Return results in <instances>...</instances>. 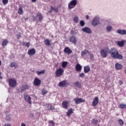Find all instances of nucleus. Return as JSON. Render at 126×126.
Returning <instances> with one entry per match:
<instances>
[{
    "mask_svg": "<svg viewBox=\"0 0 126 126\" xmlns=\"http://www.w3.org/2000/svg\"><path fill=\"white\" fill-rule=\"evenodd\" d=\"M123 67V65L122 64H120L118 63H116L115 64V68L117 70H120V69H122V68Z\"/></svg>",
    "mask_w": 126,
    "mask_h": 126,
    "instance_id": "18",
    "label": "nucleus"
},
{
    "mask_svg": "<svg viewBox=\"0 0 126 126\" xmlns=\"http://www.w3.org/2000/svg\"><path fill=\"white\" fill-rule=\"evenodd\" d=\"M73 57H74V58H77V55H76V54H74L73 55Z\"/></svg>",
    "mask_w": 126,
    "mask_h": 126,
    "instance_id": "51",
    "label": "nucleus"
},
{
    "mask_svg": "<svg viewBox=\"0 0 126 126\" xmlns=\"http://www.w3.org/2000/svg\"><path fill=\"white\" fill-rule=\"evenodd\" d=\"M2 1L3 4H7L8 2V0H2Z\"/></svg>",
    "mask_w": 126,
    "mask_h": 126,
    "instance_id": "46",
    "label": "nucleus"
},
{
    "mask_svg": "<svg viewBox=\"0 0 126 126\" xmlns=\"http://www.w3.org/2000/svg\"><path fill=\"white\" fill-rule=\"evenodd\" d=\"M74 85H75V86L78 88H81V83L78 81H77L76 83H74Z\"/></svg>",
    "mask_w": 126,
    "mask_h": 126,
    "instance_id": "25",
    "label": "nucleus"
},
{
    "mask_svg": "<svg viewBox=\"0 0 126 126\" xmlns=\"http://www.w3.org/2000/svg\"><path fill=\"white\" fill-rule=\"evenodd\" d=\"M59 86L60 87H66L68 86V83L67 81L63 80L59 83Z\"/></svg>",
    "mask_w": 126,
    "mask_h": 126,
    "instance_id": "8",
    "label": "nucleus"
},
{
    "mask_svg": "<svg viewBox=\"0 0 126 126\" xmlns=\"http://www.w3.org/2000/svg\"><path fill=\"white\" fill-rule=\"evenodd\" d=\"M118 45L119 46V47H124L125 45V41L123 40L121 41H118Z\"/></svg>",
    "mask_w": 126,
    "mask_h": 126,
    "instance_id": "27",
    "label": "nucleus"
},
{
    "mask_svg": "<svg viewBox=\"0 0 126 126\" xmlns=\"http://www.w3.org/2000/svg\"><path fill=\"white\" fill-rule=\"evenodd\" d=\"M29 85H28V84L24 85L21 87L20 89H19V92H23V91H25L26 90H27V89H29Z\"/></svg>",
    "mask_w": 126,
    "mask_h": 126,
    "instance_id": "9",
    "label": "nucleus"
},
{
    "mask_svg": "<svg viewBox=\"0 0 126 126\" xmlns=\"http://www.w3.org/2000/svg\"><path fill=\"white\" fill-rule=\"evenodd\" d=\"M50 41H51V40H49L48 39H46L45 40H44V44L46 45V46H50Z\"/></svg>",
    "mask_w": 126,
    "mask_h": 126,
    "instance_id": "31",
    "label": "nucleus"
},
{
    "mask_svg": "<svg viewBox=\"0 0 126 126\" xmlns=\"http://www.w3.org/2000/svg\"><path fill=\"white\" fill-rule=\"evenodd\" d=\"M63 74V68H60L56 70V76L60 77Z\"/></svg>",
    "mask_w": 126,
    "mask_h": 126,
    "instance_id": "5",
    "label": "nucleus"
},
{
    "mask_svg": "<svg viewBox=\"0 0 126 126\" xmlns=\"http://www.w3.org/2000/svg\"><path fill=\"white\" fill-rule=\"evenodd\" d=\"M10 66L11 67H15V63H12L10 64Z\"/></svg>",
    "mask_w": 126,
    "mask_h": 126,
    "instance_id": "47",
    "label": "nucleus"
},
{
    "mask_svg": "<svg viewBox=\"0 0 126 126\" xmlns=\"http://www.w3.org/2000/svg\"><path fill=\"white\" fill-rule=\"evenodd\" d=\"M108 53L110 54L111 58L112 59H114L115 60H123L124 58L123 55H120L119 51H118V50H117L116 48H111L109 50Z\"/></svg>",
    "mask_w": 126,
    "mask_h": 126,
    "instance_id": "1",
    "label": "nucleus"
},
{
    "mask_svg": "<svg viewBox=\"0 0 126 126\" xmlns=\"http://www.w3.org/2000/svg\"><path fill=\"white\" fill-rule=\"evenodd\" d=\"M118 122L119 124L120 125V126H123V125H124V121H123V120L119 119L118 120Z\"/></svg>",
    "mask_w": 126,
    "mask_h": 126,
    "instance_id": "40",
    "label": "nucleus"
},
{
    "mask_svg": "<svg viewBox=\"0 0 126 126\" xmlns=\"http://www.w3.org/2000/svg\"><path fill=\"white\" fill-rule=\"evenodd\" d=\"M86 17L87 19H89V16L88 15H86Z\"/></svg>",
    "mask_w": 126,
    "mask_h": 126,
    "instance_id": "53",
    "label": "nucleus"
},
{
    "mask_svg": "<svg viewBox=\"0 0 126 126\" xmlns=\"http://www.w3.org/2000/svg\"><path fill=\"white\" fill-rule=\"evenodd\" d=\"M92 123H93L94 124H97V123H98V120L95 119H93L92 120Z\"/></svg>",
    "mask_w": 126,
    "mask_h": 126,
    "instance_id": "44",
    "label": "nucleus"
},
{
    "mask_svg": "<svg viewBox=\"0 0 126 126\" xmlns=\"http://www.w3.org/2000/svg\"><path fill=\"white\" fill-rule=\"evenodd\" d=\"M68 102V101H63L62 103L63 107L64 109H67V104Z\"/></svg>",
    "mask_w": 126,
    "mask_h": 126,
    "instance_id": "26",
    "label": "nucleus"
},
{
    "mask_svg": "<svg viewBox=\"0 0 126 126\" xmlns=\"http://www.w3.org/2000/svg\"><path fill=\"white\" fill-rule=\"evenodd\" d=\"M17 37H18V39H19V38H20V37H21V34L20 33H19V34L17 35Z\"/></svg>",
    "mask_w": 126,
    "mask_h": 126,
    "instance_id": "49",
    "label": "nucleus"
},
{
    "mask_svg": "<svg viewBox=\"0 0 126 126\" xmlns=\"http://www.w3.org/2000/svg\"><path fill=\"white\" fill-rule=\"evenodd\" d=\"M119 108H120V109H126V104L121 103L119 105Z\"/></svg>",
    "mask_w": 126,
    "mask_h": 126,
    "instance_id": "34",
    "label": "nucleus"
},
{
    "mask_svg": "<svg viewBox=\"0 0 126 126\" xmlns=\"http://www.w3.org/2000/svg\"><path fill=\"white\" fill-rule=\"evenodd\" d=\"M36 1H37V0H32V2H36Z\"/></svg>",
    "mask_w": 126,
    "mask_h": 126,
    "instance_id": "55",
    "label": "nucleus"
},
{
    "mask_svg": "<svg viewBox=\"0 0 126 126\" xmlns=\"http://www.w3.org/2000/svg\"><path fill=\"white\" fill-rule=\"evenodd\" d=\"M78 76L79 77H84V76H85V74H84V73H82L79 74Z\"/></svg>",
    "mask_w": 126,
    "mask_h": 126,
    "instance_id": "45",
    "label": "nucleus"
},
{
    "mask_svg": "<svg viewBox=\"0 0 126 126\" xmlns=\"http://www.w3.org/2000/svg\"><path fill=\"white\" fill-rule=\"evenodd\" d=\"M22 46H25L26 47H27V48H29L30 46V42H23L22 44Z\"/></svg>",
    "mask_w": 126,
    "mask_h": 126,
    "instance_id": "30",
    "label": "nucleus"
},
{
    "mask_svg": "<svg viewBox=\"0 0 126 126\" xmlns=\"http://www.w3.org/2000/svg\"><path fill=\"white\" fill-rule=\"evenodd\" d=\"M0 65H1V62L0 61Z\"/></svg>",
    "mask_w": 126,
    "mask_h": 126,
    "instance_id": "59",
    "label": "nucleus"
},
{
    "mask_svg": "<svg viewBox=\"0 0 126 126\" xmlns=\"http://www.w3.org/2000/svg\"><path fill=\"white\" fill-rule=\"evenodd\" d=\"M113 29V27H112V26H107L106 27V30L107 31V32H111V31Z\"/></svg>",
    "mask_w": 126,
    "mask_h": 126,
    "instance_id": "36",
    "label": "nucleus"
},
{
    "mask_svg": "<svg viewBox=\"0 0 126 126\" xmlns=\"http://www.w3.org/2000/svg\"><path fill=\"white\" fill-rule=\"evenodd\" d=\"M117 32L118 34H120V35H125L126 34V31L125 30L122 31L121 30L119 29L117 31Z\"/></svg>",
    "mask_w": 126,
    "mask_h": 126,
    "instance_id": "19",
    "label": "nucleus"
},
{
    "mask_svg": "<svg viewBox=\"0 0 126 126\" xmlns=\"http://www.w3.org/2000/svg\"><path fill=\"white\" fill-rule=\"evenodd\" d=\"M82 68V66H81L80 64H77L76 65V69L77 71H80L81 69Z\"/></svg>",
    "mask_w": 126,
    "mask_h": 126,
    "instance_id": "24",
    "label": "nucleus"
},
{
    "mask_svg": "<svg viewBox=\"0 0 126 126\" xmlns=\"http://www.w3.org/2000/svg\"><path fill=\"white\" fill-rule=\"evenodd\" d=\"M25 20H27V19H28V18H25Z\"/></svg>",
    "mask_w": 126,
    "mask_h": 126,
    "instance_id": "60",
    "label": "nucleus"
},
{
    "mask_svg": "<svg viewBox=\"0 0 126 126\" xmlns=\"http://www.w3.org/2000/svg\"><path fill=\"white\" fill-rule=\"evenodd\" d=\"M4 126H11V125L10 124H6Z\"/></svg>",
    "mask_w": 126,
    "mask_h": 126,
    "instance_id": "54",
    "label": "nucleus"
},
{
    "mask_svg": "<svg viewBox=\"0 0 126 126\" xmlns=\"http://www.w3.org/2000/svg\"><path fill=\"white\" fill-rule=\"evenodd\" d=\"M89 55L90 56L91 61H94V55L91 54V52H90V54H89Z\"/></svg>",
    "mask_w": 126,
    "mask_h": 126,
    "instance_id": "41",
    "label": "nucleus"
},
{
    "mask_svg": "<svg viewBox=\"0 0 126 126\" xmlns=\"http://www.w3.org/2000/svg\"><path fill=\"white\" fill-rule=\"evenodd\" d=\"M64 52L67 55H70V54L72 53V50L69 47H65L64 49Z\"/></svg>",
    "mask_w": 126,
    "mask_h": 126,
    "instance_id": "16",
    "label": "nucleus"
},
{
    "mask_svg": "<svg viewBox=\"0 0 126 126\" xmlns=\"http://www.w3.org/2000/svg\"><path fill=\"white\" fill-rule=\"evenodd\" d=\"M99 20H100V18L99 17H95L94 20L92 22V25L94 27H96L99 23Z\"/></svg>",
    "mask_w": 126,
    "mask_h": 126,
    "instance_id": "4",
    "label": "nucleus"
},
{
    "mask_svg": "<svg viewBox=\"0 0 126 126\" xmlns=\"http://www.w3.org/2000/svg\"><path fill=\"white\" fill-rule=\"evenodd\" d=\"M67 63H68V62H63L62 63V67L63 68H65L66 67V66L67 65Z\"/></svg>",
    "mask_w": 126,
    "mask_h": 126,
    "instance_id": "33",
    "label": "nucleus"
},
{
    "mask_svg": "<svg viewBox=\"0 0 126 126\" xmlns=\"http://www.w3.org/2000/svg\"><path fill=\"white\" fill-rule=\"evenodd\" d=\"M49 12L50 13H52V12H53V10H52V9L51 8V10H49Z\"/></svg>",
    "mask_w": 126,
    "mask_h": 126,
    "instance_id": "52",
    "label": "nucleus"
},
{
    "mask_svg": "<svg viewBox=\"0 0 126 126\" xmlns=\"http://www.w3.org/2000/svg\"><path fill=\"white\" fill-rule=\"evenodd\" d=\"M49 123V124H51V126H55V123L53 121H50Z\"/></svg>",
    "mask_w": 126,
    "mask_h": 126,
    "instance_id": "48",
    "label": "nucleus"
},
{
    "mask_svg": "<svg viewBox=\"0 0 126 126\" xmlns=\"http://www.w3.org/2000/svg\"><path fill=\"white\" fill-rule=\"evenodd\" d=\"M42 95H46L48 93V91L46 89L44 88L42 90Z\"/></svg>",
    "mask_w": 126,
    "mask_h": 126,
    "instance_id": "35",
    "label": "nucleus"
},
{
    "mask_svg": "<svg viewBox=\"0 0 126 126\" xmlns=\"http://www.w3.org/2000/svg\"><path fill=\"white\" fill-rule=\"evenodd\" d=\"M45 70H42L41 71H36V73L37 74V75H41V74H44L45 72Z\"/></svg>",
    "mask_w": 126,
    "mask_h": 126,
    "instance_id": "29",
    "label": "nucleus"
},
{
    "mask_svg": "<svg viewBox=\"0 0 126 126\" xmlns=\"http://www.w3.org/2000/svg\"><path fill=\"white\" fill-rule=\"evenodd\" d=\"M31 116H32V117H33V115H31Z\"/></svg>",
    "mask_w": 126,
    "mask_h": 126,
    "instance_id": "62",
    "label": "nucleus"
},
{
    "mask_svg": "<svg viewBox=\"0 0 126 126\" xmlns=\"http://www.w3.org/2000/svg\"><path fill=\"white\" fill-rule=\"evenodd\" d=\"M73 114V111L72 110V108H70L67 112V116L68 117H70V115Z\"/></svg>",
    "mask_w": 126,
    "mask_h": 126,
    "instance_id": "22",
    "label": "nucleus"
},
{
    "mask_svg": "<svg viewBox=\"0 0 126 126\" xmlns=\"http://www.w3.org/2000/svg\"><path fill=\"white\" fill-rule=\"evenodd\" d=\"M124 72H125V73H126V68L124 70Z\"/></svg>",
    "mask_w": 126,
    "mask_h": 126,
    "instance_id": "57",
    "label": "nucleus"
},
{
    "mask_svg": "<svg viewBox=\"0 0 126 126\" xmlns=\"http://www.w3.org/2000/svg\"><path fill=\"white\" fill-rule=\"evenodd\" d=\"M5 119L6 120H7V121H10V120H11V115H6Z\"/></svg>",
    "mask_w": 126,
    "mask_h": 126,
    "instance_id": "42",
    "label": "nucleus"
},
{
    "mask_svg": "<svg viewBox=\"0 0 126 126\" xmlns=\"http://www.w3.org/2000/svg\"><path fill=\"white\" fill-rule=\"evenodd\" d=\"M119 83H120V85H123L124 83H123V82L122 81H119Z\"/></svg>",
    "mask_w": 126,
    "mask_h": 126,
    "instance_id": "50",
    "label": "nucleus"
},
{
    "mask_svg": "<svg viewBox=\"0 0 126 126\" xmlns=\"http://www.w3.org/2000/svg\"><path fill=\"white\" fill-rule=\"evenodd\" d=\"M33 84L35 86H40L41 85V80L38 78H35L33 81Z\"/></svg>",
    "mask_w": 126,
    "mask_h": 126,
    "instance_id": "12",
    "label": "nucleus"
},
{
    "mask_svg": "<svg viewBox=\"0 0 126 126\" xmlns=\"http://www.w3.org/2000/svg\"><path fill=\"white\" fill-rule=\"evenodd\" d=\"M99 103V98L98 97H95L92 102V106H97Z\"/></svg>",
    "mask_w": 126,
    "mask_h": 126,
    "instance_id": "15",
    "label": "nucleus"
},
{
    "mask_svg": "<svg viewBox=\"0 0 126 126\" xmlns=\"http://www.w3.org/2000/svg\"><path fill=\"white\" fill-rule=\"evenodd\" d=\"M80 26H81L82 27H83V26H84L85 25V23L84 22V21L81 20V21L80 22Z\"/></svg>",
    "mask_w": 126,
    "mask_h": 126,
    "instance_id": "43",
    "label": "nucleus"
},
{
    "mask_svg": "<svg viewBox=\"0 0 126 126\" xmlns=\"http://www.w3.org/2000/svg\"><path fill=\"white\" fill-rule=\"evenodd\" d=\"M82 31H83V32L87 33V34H91V33H92V31H91L90 28L87 27L82 29Z\"/></svg>",
    "mask_w": 126,
    "mask_h": 126,
    "instance_id": "13",
    "label": "nucleus"
},
{
    "mask_svg": "<svg viewBox=\"0 0 126 126\" xmlns=\"http://www.w3.org/2000/svg\"><path fill=\"white\" fill-rule=\"evenodd\" d=\"M36 54V50H35V49L32 48L28 51V54L29 55V56H33V55H35Z\"/></svg>",
    "mask_w": 126,
    "mask_h": 126,
    "instance_id": "17",
    "label": "nucleus"
},
{
    "mask_svg": "<svg viewBox=\"0 0 126 126\" xmlns=\"http://www.w3.org/2000/svg\"><path fill=\"white\" fill-rule=\"evenodd\" d=\"M45 108L47 110H48V111H53V110H55V107L51 103L46 104Z\"/></svg>",
    "mask_w": 126,
    "mask_h": 126,
    "instance_id": "11",
    "label": "nucleus"
},
{
    "mask_svg": "<svg viewBox=\"0 0 126 126\" xmlns=\"http://www.w3.org/2000/svg\"><path fill=\"white\" fill-rule=\"evenodd\" d=\"M74 101L76 105H78L80 103H84L85 100L82 99V98H76L74 99Z\"/></svg>",
    "mask_w": 126,
    "mask_h": 126,
    "instance_id": "10",
    "label": "nucleus"
},
{
    "mask_svg": "<svg viewBox=\"0 0 126 126\" xmlns=\"http://www.w3.org/2000/svg\"><path fill=\"white\" fill-rule=\"evenodd\" d=\"M76 4H77V1L76 0H73L68 3V8L71 9V8H73Z\"/></svg>",
    "mask_w": 126,
    "mask_h": 126,
    "instance_id": "6",
    "label": "nucleus"
},
{
    "mask_svg": "<svg viewBox=\"0 0 126 126\" xmlns=\"http://www.w3.org/2000/svg\"><path fill=\"white\" fill-rule=\"evenodd\" d=\"M1 74V73L0 72V78H1V77L0 76Z\"/></svg>",
    "mask_w": 126,
    "mask_h": 126,
    "instance_id": "58",
    "label": "nucleus"
},
{
    "mask_svg": "<svg viewBox=\"0 0 126 126\" xmlns=\"http://www.w3.org/2000/svg\"><path fill=\"white\" fill-rule=\"evenodd\" d=\"M37 17L38 18L39 22H41L42 19H43V16H42V14H41L40 13H37Z\"/></svg>",
    "mask_w": 126,
    "mask_h": 126,
    "instance_id": "28",
    "label": "nucleus"
},
{
    "mask_svg": "<svg viewBox=\"0 0 126 126\" xmlns=\"http://www.w3.org/2000/svg\"><path fill=\"white\" fill-rule=\"evenodd\" d=\"M8 83L9 86L13 88L15 87V86H16V85L17 84V82L16 81V80L10 78L8 79Z\"/></svg>",
    "mask_w": 126,
    "mask_h": 126,
    "instance_id": "3",
    "label": "nucleus"
},
{
    "mask_svg": "<svg viewBox=\"0 0 126 126\" xmlns=\"http://www.w3.org/2000/svg\"><path fill=\"white\" fill-rule=\"evenodd\" d=\"M69 41L72 44H74V45H76V43H77V39L75 36L73 35L72 36H70L69 38Z\"/></svg>",
    "mask_w": 126,
    "mask_h": 126,
    "instance_id": "7",
    "label": "nucleus"
},
{
    "mask_svg": "<svg viewBox=\"0 0 126 126\" xmlns=\"http://www.w3.org/2000/svg\"><path fill=\"white\" fill-rule=\"evenodd\" d=\"M84 71L85 73H88L90 71V67L89 66H85L84 67Z\"/></svg>",
    "mask_w": 126,
    "mask_h": 126,
    "instance_id": "20",
    "label": "nucleus"
},
{
    "mask_svg": "<svg viewBox=\"0 0 126 126\" xmlns=\"http://www.w3.org/2000/svg\"><path fill=\"white\" fill-rule=\"evenodd\" d=\"M52 38L54 37L53 35L52 36Z\"/></svg>",
    "mask_w": 126,
    "mask_h": 126,
    "instance_id": "61",
    "label": "nucleus"
},
{
    "mask_svg": "<svg viewBox=\"0 0 126 126\" xmlns=\"http://www.w3.org/2000/svg\"><path fill=\"white\" fill-rule=\"evenodd\" d=\"M9 42L7 39H4L2 41V47H5L7 46V44H8Z\"/></svg>",
    "mask_w": 126,
    "mask_h": 126,
    "instance_id": "23",
    "label": "nucleus"
},
{
    "mask_svg": "<svg viewBox=\"0 0 126 126\" xmlns=\"http://www.w3.org/2000/svg\"><path fill=\"white\" fill-rule=\"evenodd\" d=\"M77 33L75 32V29H72V30L71 31V35H76Z\"/></svg>",
    "mask_w": 126,
    "mask_h": 126,
    "instance_id": "37",
    "label": "nucleus"
},
{
    "mask_svg": "<svg viewBox=\"0 0 126 126\" xmlns=\"http://www.w3.org/2000/svg\"><path fill=\"white\" fill-rule=\"evenodd\" d=\"M73 21H74L75 23H78V21H79L78 17H75L73 18Z\"/></svg>",
    "mask_w": 126,
    "mask_h": 126,
    "instance_id": "38",
    "label": "nucleus"
},
{
    "mask_svg": "<svg viewBox=\"0 0 126 126\" xmlns=\"http://www.w3.org/2000/svg\"><path fill=\"white\" fill-rule=\"evenodd\" d=\"M33 20H37V19H36V17H33Z\"/></svg>",
    "mask_w": 126,
    "mask_h": 126,
    "instance_id": "56",
    "label": "nucleus"
},
{
    "mask_svg": "<svg viewBox=\"0 0 126 126\" xmlns=\"http://www.w3.org/2000/svg\"><path fill=\"white\" fill-rule=\"evenodd\" d=\"M51 8L52 10H54L55 12L57 13L58 11H59V9H58V8H54L53 6H51Z\"/></svg>",
    "mask_w": 126,
    "mask_h": 126,
    "instance_id": "39",
    "label": "nucleus"
},
{
    "mask_svg": "<svg viewBox=\"0 0 126 126\" xmlns=\"http://www.w3.org/2000/svg\"><path fill=\"white\" fill-rule=\"evenodd\" d=\"M87 54H88L89 55V54H90V52L88 50H84L82 51L81 56L82 57H84L85 55H86Z\"/></svg>",
    "mask_w": 126,
    "mask_h": 126,
    "instance_id": "21",
    "label": "nucleus"
},
{
    "mask_svg": "<svg viewBox=\"0 0 126 126\" xmlns=\"http://www.w3.org/2000/svg\"><path fill=\"white\" fill-rule=\"evenodd\" d=\"M24 98L25 100L30 104V105H31L32 104V102H31V97L30 96L26 94L24 95Z\"/></svg>",
    "mask_w": 126,
    "mask_h": 126,
    "instance_id": "14",
    "label": "nucleus"
},
{
    "mask_svg": "<svg viewBox=\"0 0 126 126\" xmlns=\"http://www.w3.org/2000/svg\"><path fill=\"white\" fill-rule=\"evenodd\" d=\"M19 9H18V13L19 14H22V13H23V9L22 8V7H20V6H19Z\"/></svg>",
    "mask_w": 126,
    "mask_h": 126,
    "instance_id": "32",
    "label": "nucleus"
},
{
    "mask_svg": "<svg viewBox=\"0 0 126 126\" xmlns=\"http://www.w3.org/2000/svg\"><path fill=\"white\" fill-rule=\"evenodd\" d=\"M110 50H109V48L106 47L104 49H101L100 50V56L102 58H107V56H108V52H109Z\"/></svg>",
    "mask_w": 126,
    "mask_h": 126,
    "instance_id": "2",
    "label": "nucleus"
}]
</instances>
